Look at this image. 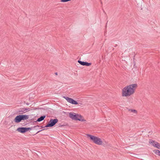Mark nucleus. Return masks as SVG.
Masks as SVG:
<instances>
[{
	"label": "nucleus",
	"mask_w": 160,
	"mask_h": 160,
	"mask_svg": "<svg viewBox=\"0 0 160 160\" xmlns=\"http://www.w3.org/2000/svg\"><path fill=\"white\" fill-rule=\"evenodd\" d=\"M138 87L136 84H132L125 87L122 89V95L123 97L130 96L133 94Z\"/></svg>",
	"instance_id": "nucleus-1"
},
{
	"label": "nucleus",
	"mask_w": 160,
	"mask_h": 160,
	"mask_svg": "<svg viewBox=\"0 0 160 160\" xmlns=\"http://www.w3.org/2000/svg\"><path fill=\"white\" fill-rule=\"evenodd\" d=\"M87 136L89 138L90 140L95 144L98 145H101L102 144V142L101 139L98 137L88 134H87Z\"/></svg>",
	"instance_id": "nucleus-2"
},
{
	"label": "nucleus",
	"mask_w": 160,
	"mask_h": 160,
	"mask_svg": "<svg viewBox=\"0 0 160 160\" xmlns=\"http://www.w3.org/2000/svg\"><path fill=\"white\" fill-rule=\"evenodd\" d=\"M29 118V115H19L17 116L13 120V121L15 123H18L22 120H25L28 119Z\"/></svg>",
	"instance_id": "nucleus-3"
},
{
	"label": "nucleus",
	"mask_w": 160,
	"mask_h": 160,
	"mask_svg": "<svg viewBox=\"0 0 160 160\" xmlns=\"http://www.w3.org/2000/svg\"><path fill=\"white\" fill-rule=\"evenodd\" d=\"M58 122V120L57 118L52 119H51L48 122V123L44 127H53ZM41 128H44L42 126H41Z\"/></svg>",
	"instance_id": "nucleus-4"
},
{
	"label": "nucleus",
	"mask_w": 160,
	"mask_h": 160,
	"mask_svg": "<svg viewBox=\"0 0 160 160\" xmlns=\"http://www.w3.org/2000/svg\"><path fill=\"white\" fill-rule=\"evenodd\" d=\"M63 98H65L68 102L72 104L77 105L78 104V102L72 98L66 96H63Z\"/></svg>",
	"instance_id": "nucleus-5"
},
{
	"label": "nucleus",
	"mask_w": 160,
	"mask_h": 160,
	"mask_svg": "<svg viewBox=\"0 0 160 160\" xmlns=\"http://www.w3.org/2000/svg\"><path fill=\"white\" fill-rule=\"evenodd\" d=\"M78 116V114L74 112H70L69 113V117L72 120H80V119L77 118Z\"/></svg>",
	"instance_id": "nucleus-6"
},
{
	"label": "nucleus",
	"mask_w": 160,
	"mask_h": 160,
	"mask_svg": "<svg viewBox=\"0 0 160 160\" xmlns=\"http://www.w3.org/2000/svg\"><path fill=\"white\" fill-rule=\"evenodd\" d=\"M78 62L82 66H90L92 64V63L91 62H86L82 61H80V60H78Z\"/></svg>",
	"instance_id": "nucleus-7"
},
{
	"label": "nucleus",
	"mask_w": 160,
	"mask_h": 160,
	"mask_svg": "<svg viewBox=\"0 0 160 160\" xmlns=\"http://www.w3.org/2000/svg\"><path fill=\"white\" fill-rule=\"evenodd\" d=\"M17 131L22 133H24L27 132L26 127H19L17 129Z\"/></svg>",
	"instance_id": "nucleus-8"
},
{
	"label": "nucleus",
	"mask_w": 160,
	"mask_h": 160,
	"mask_svg": "<svg viewBox=\"0 0 160 160\" xmlns=\"http://www.w3.org/2000/svg\"><path fill=\"white\" fill-rule=\"evenodd\" d=\"M24 108H21L18 109L16 112V113L19 115H22L23 113H25Z\"/></svg>",
	"instance_id": "nucleus-9"
},
{
	"label": "nucleus",
	"mask_w": 160,
	"mask_h": 160,
	"mask_svg": "<svg viewBox=\"0 0 160 160\" xmlns=\"http://www.w3.org/2000/svg\"><path fill=\"white\" fill-rule=\"evenodd\" d=\"M45 117H46L45 115L42 116H40L39 118H38V119H37V120L36 121L34 122H41V121H42L44 119V118H45Z\"/></svg>",
	"instance_id": "nucleus-10"
},
{
	"label": "nucleus",
	"mask_w": 160,
	"mask_h": 160,
	"mask_svg": "<svg viewBox=\"0 0 160 160\" xmlns=\"http://www.w3.org/2000/svg\"><path fill=\"white\" fill-rule=\"evenodd\" d=\"M77 118L80 119L79 121H85L86 120L83 118V117L81 115L78 114V116L77 117Z\"/></svg>",
	"instance_id": "nucleus-11"
},
{
	"label": "nucleus",
	"mask_w": 160,
	"mask_h": 160,
	"mask_svg": "<svg viewBox=\"0 0 160 160\" xmlns=\"http://www.w3.org/2000/svg\"><path fill=\"white\" fill-rule=\"evenodd\" d=\"M153 152L155 153L160 156V151L156 149L154 150Z\"/></svg>",
	"instance_id": "nucleus-12"
},
{
	"label": "nucleus",
	"mask_w": 160,
	"mask_h": 160,
	"mask_svg": "<svg viewBox=\"0 0 160 160\" xmlns=\"http://www.w3.org/2000/svg\"><path fill=\"white\" fill-rule=\"evenodd\" d=\"M153 146L156 147L158 149H160V144L158 142H156L155 145H153Z\"/></svg>",
	"instance_id": "nucleus-13"
},
{
	"label": "nucleus",
	"mask_w": 160,
	"mask_h": 160,
	"mask_svg": "<svg viewBox=\"0 0 160 160\" xmlns=\"http://www.w3.org/2000/svg\"><path fill=\"white\" fill-rule=\"evenodd\" d=\"M128 111H130L132 112H133L134 113H137V110H134V109H128Z\"/></svg>",
	"instance_id": "nucleus-14"
},
{
	"label": "nucleus",
	"mask_w": 160,
	"mask_h": 160,
	"mask_svg": "<svg viewBox=\"0 0 160 160\" xmlns=\"http://www.w3.org/2000/svg\"><path fill=\"white\" fill-rule=\"evenodd\" d=\"M156 142L154 140H151L149 141V143L151 144H152V145L153 146V145H155V144L156 143Z\"/></svg>",
	"instance_id": "nucleus-15"
},
{
	"label": "nucleus",
	"mask_w": 160,
	"mask_h": 160,
	"mask_svg": "<svg viewBox=\"0 0 160 160\" xmlns=\"http://www.w3.org/2000/svg\"><path fill=\"white\" fill-rule=\"evenodd\" d=\"M39 127V126L38 125H37L36 126H34V127H31V130L34 128H38V127Z\"/></svg>",
	"instance_id": "nucleus-16"
},
{
	"label": "nucleus",
	"mask_w": 160,
	"mask_h": 160,
	"mask_svg": "<svg viewBox=\"0 0 160 160\" xmlns=\"http://www.w3.org/2000/svg\"><path fill=\"white\" fill-rule=\"evenodd\" d=\"M47 129V128H44L43 129H42L41 130H39V131H38L36 133V134H37L38 133L42 131H43V130H46Z\"/></svg>",
	"instance_id": "nucleus-17"
},
{
	"label": "nucleus",
	"mask_w": 160,
	"mask_h": 160,
	"mask_svg": "<svg viewBox=\"0 0 160 160\" xmlns=\"http://www.w3.org/2000/svg\"><path fill=\"white\" fill-rule=\"evenodd\" d=\"M26 130L27 132L29 130H31V127H28V128L26 127Z\"/></svg>",
	"instance_id": "nucleus-18"
},
{
	"label": "nucleus",
	"mask_w": 160,
	"mask_h": 160,
	"mask_svg": "<svg viewBox=\"0 0 160 160\" xmlns=\"http://www.w3.org/2000/svg\"><path fill=\"white\" fill-rule=\"evenodd\" d=\"M62 125H63L62 127L68 126V124L66 123H64L63 124H62Z\"/></svg>",
	"instance_id": "nucleus-19"
},
{
	"label": "nucleus",
	"mask_w": 160,
	"mask_h": 160,
	"mask_svg": "<svg viewBox=\"0 0 160 160\" xmlns=\"http://www.w3.org/2000/svg\"><path fill=\"white\" fill-rule=\"evenodd\" d=\"M25 111L26 110H28L29 111L30 110V108H24Z\"/></svg>",
	"instance_id": "nucleus-20"
},
{
	"label": "nucleus",
	"mask_w": 160,
	"mask_h": 160,
	"mask_svg": "<svg viewBox=\"0 0 160 160\" xmlns=\"http://www.w3.org/2000/svg\"><path fill=\"white\" fill-rule=\"evenodd\" d=\"M59 125V127H62V123H60L58 124Z\"/></svg>",
	"instance_id": "nucleus-21"
},
{
	"label": "nucleus",
	"mask_w": 160,
	"mask_h": 160,
	"mask_svg": "<svg viewBox=\"0 0 160 160\" xmlns=\"http://www.w3.org/2000/svg\"><path fill=\"white\" fill-rule=\"evenodd\" d=\"M55 74L56 75H58V72H56L55 73Z\"/></svg>",
	"instance_id": "nucleus-22"
},
{
	"label": "nucleus",
	"mask_w": 160,
	"mask_h": 160,
	"mask_svg": "<svg viewBox=\"0 0 160 160\" xmlns=\"http://www.w3.org/2000/svg\"><path fill=\"white\" fill-rule=\"evenodd\" d=\"M117 46H118V45L116 44V45L114 46V47H117Z\"/></svg>",
	"instance_id": "nucleus-23"
},
{
	"label": "nucleus",
	"mask_w": 160,
	"mask_h": 160,
	"mask_svg": "<svg viewBox=\"0 0 160 160\" xmlns=\"http://www.w3.org/2000/svg\"><path fill=\"white\" fill-rule=\"evenodd\" d=\"M35 129H37V130L38 129V128H34Z\"/></svg>",
	"instance_id": "nucleus-24"
},
{
	"label": "nucleus",
	"mask_w": 160,
	"mask_h": 160,
	"mask_svg": "<svg viewBox=\"0 0 160 160\" xmlns=\"http://www.w3.org/2000/svg\"><path fill=\"white\" fill-rule=\"evenodd\" d=\"M100 1H101V4H102V1H101V0H100Z\"/></svg>",
	"instance_id": "nucleus-25"
}]
</instances>
